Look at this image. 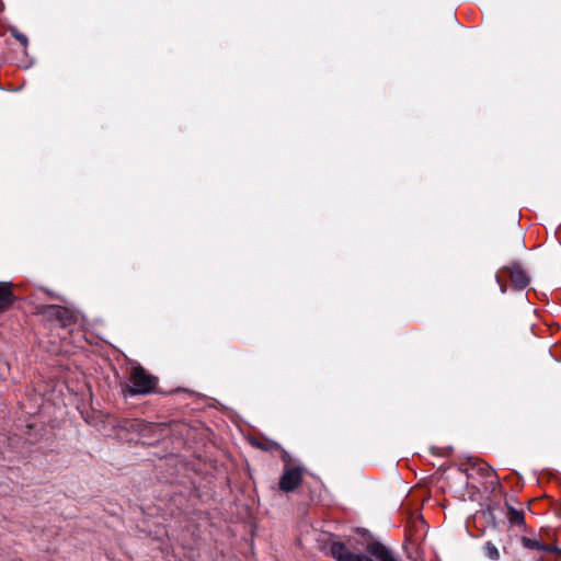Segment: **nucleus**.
I'll use <instances>...</instances> for the list:
<instances>
[{
    "label": "nucleus",
    "mask_w": 561,
    "mask_h": 561,
    "mask_svg": "<svg viewBox=\"0 0 561 561\" xmlns=\"http://www.w3.org/2000/svg\"><path fill=\"white\" fill-rule=\"evenodd\" d=\"M130 383L129 392L131 394H146L154 389L157 378L146 373L141 366H134L130 370Z\"/></svg>",
    "instance_id": "f257e3e1"
},
{
    "label": "nucleus",
    "mask_w": 561,
    "mask_h": 561,
    "mask_svg": "<svg viewBox=\"0 0 561 561\" xmlns=\"http://www.w3.org/2000/svg\"><path fill=\"white\" fill-rule=\"evenodd\" d=\"M301 479L302 472L299 468L286 467L279 480V488L285 492L293 491Z\"/></svg>",
    "instance_id": "f03ea898"
},
{
    "label": "nucleus",
    "mask_w": 561,
    "mask_h": 561,
    "mask_svg": "<svg viewBox=\"0 0 561 561\" xmlns=\"http://www.w3.org/2000/svg\"><path fill=\"white\" fill-rule=\"evenodd\" d=\"M506 271L508 272L511 282L515 288L523 289L528 285L529 276L520 265L513 264L507 267Z\"/></svg>",
    "instance_id": "7ed1b4c3"
},
{
    "label": "nucleus",
    "mask_w": 561,
    "mask_h": 561,
    "mask_svg": "<svg viewBox=\"0 0 561 561\" xmlns=\"http://www.w3.org/2000/svg\"><path fill=\"white\" fill-rule=\"evenodd\" d=\"M48 311L58 319L62 327H68L77 321V314L68 308L51 306Z\"/></svg>",
    "instance_id": "20e7f679"
},
{
    "label": "nucleus",
    "mask_w": 561,
    "mask_h": 561,
    "mask_svg": "<svg viewBox=\"0 0 561 561\" xmlns=\"http://www.w3.org/2000/svg\"><path fill=\"white\" fill-rule=\"evenodd\" d=\"M331 554L337 561H355L358 554L352 553L344 543L332 541L330 547Z\"/></svg>",
    "instance_id": "39448f33"
},
{
    "label": "nucleus",
    "mask_w": 561,
    "mask_h": 561,
    "mask_svg": "<svg viewBox=\"0 0 561 561\" xmlns=\"http://www.w3.org/2000/svg\"><path fill=\"white\" fill-rule=\"evenodd\" d=\"M14 295L11 289V284L0 282V312L7 310L13 302Z\"/></svg>",
    "instance_id": "423d86ee"
},
{
    "label": "nucleus",
    "mask_w": 561,
    "mask_h": 561,
    "mask_svg": "<svg viewBox=\"0 0 561 561\" xmlns=\"http://www.w3.org/2000/svg\"><path fill=\"white\" fill-rule=\"evenodd\" d=\"M369 551L377 561H402L391 550L381 545L373 546Z\"/></svg>",
    "instance_id": "0eeeda50"
},
{
    "label": "nucleus",
    "mask_w": 561,
    "mask_h": 561,
    "mask_svg": "<svg viewBox=\"0 0 561 561\" xmlns=\"http://www.w3.org/2000/svg\"><path fill=\"white\" fill-rule=\"evenodd\" d=\"M523 543H524V547H526L528 549H536V550H539V551H549V552H551V551H556L557 550L553 546L545 545V543H541L540 541H538L536 539L526 538V537L523 538Z\"/></svg>",
    "instance_id": "6e6552de"
},
{
    "label": "nucleus",
    "mask_w": 561,
    "mask_h": 561,
    "mask_svg": "<svg viewBox=\"0 0 561 561\" xmlns=\"http://www.w3.org/2000/svg\"><path fill=\"white\" fill-rule=\"evenodd\" d=\"M484 554L486 558H489L490 560H493V561H496L500 559V551L497 549V547L492 543L491 541H488L485 545H484Z\"/></svg>",
    "instance_id": "1a4fd4ad"
},
{
    "label": "nucleus",
    "mask_w": 561,
    "mask_h": 561,
    "mask_svg": "<svg viewBox=\"0 0 561 561\" xmlns=\"http://www.w3.org/2000/svg\"><path fill=\"white\" fill-rule=\"evenodd\" d=\"M11 34H12V36H13L14 38H16V39L21 43V45H22L23 47H26V45H27V37H26L23 33H21V32H20L19 30H16V28H12V30H11Z\"/></svg>",
    "instance_id": "9d476101"
},
{
    "label": "nucleus",
    "mask_w": 561,
    "mask_h": 561,
    "mask_svg": "<svg viewBox=\"0 0 561 561\" xmlns=\"http://www.w3.org/2000/svg\"><path fill=\"white\" fill-rule=\"evenodd\" d=\"M355 561H373L369 557L365 554H358Z\"/></svg>",
    "instance_id": "9b49d317"
},
{
    "label": "nucleus",
    "mask_w": 561,
    "mask_h": 561,
    "mask_svg": "<svg viewBox=\"0 0 561 561\" xmlns=\"http://www.w3.org/2000/svg\"><path fill=\"white\" fill-rule=\"evenodd\" d=\"M513 515H514V520H518V522L523 520V516H522V514L519 512L514 511Z\"/></svg>",
    "instance_id": "f8f14e48"
},
{
    "label": "nucleus",
    "mask_w": 561,
    "mask_h": 561,
    "mask_svg": "<svg viewBox=\"0 0 561 561\" xmlns=\"http://www.w3.org/2000/svg\"><path fill=\"white\" fill-rule=\"evenodd\" d=\"M501 291H502V293H505V291H506V287H505V286H503V285H501Z\"/></svg>",
    "instance_id": "ddd939ff"
},
{
    "label": "nucleus",
    "mask_w": 561,
    "mask_h": 561,
    "mask_svg": "<svg viewBox=\"0 0 561 561\" xmlns=\"http://www.w3.org/2000/svg\"><path fill=\"white\" fill-rule=\"evenodd\" d=\"M36 312H37V314H38L39 312H42V309H41L38 306H37Z\"/></svg>",
    "instance_id": "4468645a"
}]
</instances>
